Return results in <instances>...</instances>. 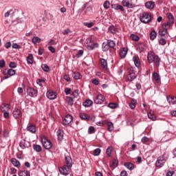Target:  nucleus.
Returning a JSON list of instances; mask_svg holds the SVG:
<instances>
[{"label": "nucleus", "instance_id": "f257e3e1", "mask_svg": "<svg viewBox=\"0 0 176 176\" xmlns=\"http://www.w3.org/2000/svg\"><path fill=\"white\" fill-rule=\"evenodd\" d=\"M65 164L59 168V172L63 175H68L69 173H71V168L72 167V158L69 156H66L65 157Z\"/></svg>", "mask_w": 176, "mask_h": 176}, {"label": "nucleus", "instance_id": "f03ea898", "mask_svg": "<svg viewBox=\"0 0 176 176\" xmlns=\"http://www.w3.org/2000/svg\"><path fill=\"white\" fill-rule=\"evenodd\" d=\"M147 60L150 64L154 63L156 67H159V65H160V58L153 52H148L147 55Z\"/></svg>", "mask_w": 176, "mask_h": 176}, {"label": "nucleus", "instance_id": "7ed1b4c3", "mask_svg": "<svg viewBox=\"0 0 176 176\" xmlns=\"http://www.w3.org/2000/svg\"><path fill=\"white\" fill-rule=\"evenodd\" d=\"M140 20L143 24H148V23H151V14L144 12L140 14Z\"/></svg>", "mask_w": 176, "mask_h": 176}, {"label": "nucleus", "instance_id": "20e7f679", "mask_svg": "<svg viewBox=\"0 0 176 176\" xmlns=\"http://www.w3.org/2000/svg\"><path fill=\"white\" fill-rule=\"evenodd\" d=\"M41 144L45 149H52L53 145L52 142L46 139V138L43 137L41 138Z\"/></svg>", "mask_w": 176, "mask_h": 176}, {"label": "nucleus", "instance_id": "39448f33", "mask_svg": "<svg viewBox=\"0 0 176 176\" xmlns=\"http://www.w3.org/2000/svg\"><path fill=\"white\" fill-rule=\"evenodd\" d=\"M137 78V74H135V71L134 68L131 67L129 69V74L127 76V79L129 82H133L134 79Z\"/></svg>", "mask_w": 176, "mask_h": 176}, {"label": "nucleus", "instance_id": "423d86ee", "mask_svg": "<svg viewBox=\"0 0 176 176\" xmlns=\"http://www.w3.org/2000/svg\"><path fill=\"white\" fill-rule=\"evenodd\" d=\"M104 101H105V97H104V96H102V94L97 95L96 96H95V98L94 99V102L95 104H102V102H104Z\"/></svg>", "mask_w": 176, "mask_h": 176}, {"label": "nucleus", "instance_id": "0eeeda50", "mask_svg": "<svg viewBox=\"0 0 176 176\" xmlns=\"http://www.w3.org/2000/svg\"><path fill=\"white\" fill-rule=\"evenodd\" d=\"M165 163L166 159H164V157H159L155 162V166L161 168V167L164 166Z\"/></svg>", "mask_w": 176, "mask_h": 176}, {"label": "nucleus", "instance_id": "6e6552de", "mask_svg": "<svg viewBox=\"0 0 176 176\" xmlns=\"http://www.w3.org/2000/svg\"><path fill=\"white\" fill-rule=\"evenodd\" d=\"M27 94L30 97H36L38 96V90L35 89L33 87H28L26 90Z\"/></svg>", "mask_w": 176, "mask_h": 176}, {"label": "nucleus", "instance_id": "1a4fd4ad", "mask_svg": "<svg viewBox=\"0 0 176 176\" xmlns=\"http://www.w3.org/2000/svg\"><path fill=\"white\" fill-rule=\"evenodd\" d=\"M72 120H74V117L72 115L67 114L63 120V124L64 126H68Z\"/></svg>", "mask_w": 176, "mask_h": 176}, {"label": "nucleus", "instance_id": "9d476101", "mask_svg": "<svg viewBox=\"0 0 176 176\" xmlns=\"http://www.w3.org/2000/svg\"><path fill=\"white\" fill-rule=\"evenodd\" d=\"M27 131L32 133V134H35L36 133V128L32 123H29L26 128Z\"/></svg>", "mask_w": 176, "mask_h": 176}, {"label": "nucleus", "instance_id": "9b49d317", "mask_svg": "<svg viewBox=\"0 0 176 176\" xmlns=\"http://www.w3.org/2000/svg\"><path fill=\"white\" fill-rule=\"evenodd\" d=\"M19 146L21 149H27L30 146V142L25 140H22L19 143Z\"/></svg>", "mask_w": 176, "mask_h": 176}, {"label": "nucleus", "instance_id": "f8f14e48", "mask_svg": "<svg viewBox=\"0 0 176 176\" xmlns=\"http://www.w3.org/2000/svg\"><path fill=\"white\" fill-rule=\"evenodd\" d=\"M146 46L144 44V43H139L136 45V50L140 53H142L143 52H145Z\"/></svg>", "mask_w": 176, "mask_h": 176}, {"label": "nucleus", "instance_id": "ddd939ff", "mask_svg": "<svg viewBox=\"0 0 176 176\" xmlns=\"http://www.w3.org/2000/svg\"><path fill=\"white\" fill-rule=\"evenodd\" d=\"M13 116L15 118V119H19V118H21L23 116V114L21 113V111L19 109H15L13 111Z\"/></svg>", "mask_w": 176, "mask_h": 176}, {"label": "nucleus", "instance_id": "4468645a", "mask_svg": "<svg viewBox=\"0 0 176 176\" xmlns=\"http://www.w3.org/2000/svg\"><path fill=\"white\" fill-rule=\"evenodd\" d=\"M145 6L146 9H149L150 10H152V9H154L155 6V1H148L145 3Z\"/></svg>", "mask_w": 176, "mask_h": 176}, {"label": "nucleus", "instance_id": "2eb2a0df", "mask_svg": "<svg viewBox=\"0 0 176 176\" xmlns=\"http://www.w3.org/2000/svg\"><path fill=\"white\" fill-rule=\"evenodd\" d=\"M46 95L49 100H55L57 98V95L53 91H48Z\"/></svg>", "mask_w": 176, "mask_h": 176}, {"label": "nucleus", "instance_id": "dca6fc26", "mask_svg": "<svg viewBox=\"0 0 176 176\" xmlns=\"http://www.w3.org/2000/svg\"><path fill=\"white\" fill-rule=\"evenodd\" d=\"M122 4L124 8H129V9L134 8V5L131 3L128 0H122Z\"/></svg>", "mask_w": 176, "mask_h": 176}, {"label": "nucleus", "instance_id": "f3484780", "mask_svg": "<svg viewBox=\"0 0 176 176\" xmlns=\"http://www.w3.org/2000/svg\"><path fill=\"white\" fill-rule=\"evenodd\" d=\"M111 8L114 9L115 10H120V12H124V8H123L122 5L112 4Z\"/></svg>", "mask_w": 176, "mask_h": 176}, {"label": "nucleus", "instance_id": "a211bd4d", "mask_svg": "<svg viewBox=\"0 0 176 176\" xmlns=\"http://www.w3.org/2000/svg\"><path fill=\"white\" fill-rule=\"evenodd\" d=\"M120 57H121L122 58H124V57H126V56L127 55V48L125 47H122L120 50Z\"/></svg>", "mask_w": 176, "mask_h": 176}, {"label": "nucleus", "instance_id": "6ab92c4d", "mask_svg": "<svg viewBox=\"0 0 176 176\" xmlns=\"http://www.w3.org/2000/svg\"><path fill=\"white\" fill-rule=\"evenodd\" d=\"M124 167H126V168H127L128 170H130V171L134 170V168H135V166H134V164L131 163V162H125L124 164Z\"/></svg>", "mask_w": 176, "mask_h": 176}, {"label": "nucleus", "instance_id": "aec40b11", "mask_svg": "<svg viewBox=\"0 0 176 176\" xmlns=\"http://www.w3.org/2000/svg\"><path fill=\"white\" fill-rule=\"evenodd\" d=\"M100 65L103 68V69H107V68H108V62L107 61V60H105L104 58H100Z\"/></svg>", "mask_w": 176, "mask_h": 176}, {"label": "nucleus", "instance_id": "412c9836", "mask_svg": "<svg viewBox=\"0 0 176 176\" xmlns=\"http://www.w3.org/2000/svg\"><path fill=\"white\" fill-rule=\"evenodd\" d=\"M58 140L59 141H63V138H64V131L61 129H58L56 132Z\"/></svg>", "mask_w": 176, "mask_h": 176}, {"label": "nucleus", "instance_id": "4be33fe9", "mask_svg": "<svg viewBox=\"0 0 176 176\" xmlns=\"http://www.w3.org/2000/svg\"><path fill=\"white\" fill-rule=\"evenodd\" d=\"M11 163L14 166V167H16L17 168H20V166H21L20 162H19V160H17L16 158L11 159Z\"/></svg>", "mask_w": 176, "mask_h": 176}, {"label": "nucleus", "instance_id": "5701e85b", "mask_svg": "<svg viewBox=\"0 0 176 176\" xmlns=\"http://www.w3.org/2000/svg\"><path fill=\"white\" fill-rule=\"evenodd\" d=\"M133 61L135 65V67H137V68H138V67H140V65H141V63L140 62V58L137 56H135L133 57Z\"/></svg>", "mask_w": 176, "mask_h": 176}, {"label": "nucleus", "instance_id": "b1692460", "mask_svg": "<svg viewBox=\"0 0 176 176\" xmlns=\"http://www.w3.org/2000/svg\"><path fill=\"white\" fill-rule=\"evenodd\" d=\"M79 116L82 120L89 121L90 120V116L85 113H80Z\"/></svg>", "mask_w": 176, "mask_h": 176}, {"label": "nucleus", "instance_id": "393cba45", "mask_svg": "<svg viewBox=\"0 0 176 176\" xmlns=\"http://www.w3.org/2000/svg\"><path fill=\"white\" fill-rule=\"evenodd\" d=\"M167 31H168L166 28H162L160 30L158 34L161 36V38H166V35H167Z\"/></svg>", "mask_w": 176, "mask_h": 176}, {"label": "nucleus", "instance_id": "a878e982", "mask_svg": "<svg viewBox=\"0 0 176 176\" xmlns=\"http://www.w3.org/2000/svg\"><path fill=\"white\" fill-rule=\"evenodd\" d=\"M173 25H174V23H172L168 21L166 23L162 24V28H165L166 30H168L172 28Z\"/></svg>", "mask_w": 176, "mask_h": 176}, {"label": "nucleus", "instance_id": "bb28decb", "mask_svg": "<svg viewBox=\"0 0 176 176\" xmlns=\"http://www.w3.org/2000/svg\"><path fill=\"white\" fill-rule=\"evenodd\" d=\"M82 105L86 108H89V107H91V105H93V100L87 99L82 103Z\"/></svg>", "mask_w": 176, "mask_h": 176}, {"label": "nucleus", "instance_id": "cd10ccee", "mask_svg": "<svg viewBox=\"0 0 176 176\" xmlns=\"http://www.w3.org/2000/svg\"><path fill=\"white\" fill-rule=\"evenodd\" d=\"M28 64H34V55L29 54L26 58Z\"/></svg>", "mask_w": 176, "mask_h": 176}, {"label": "nucleus", "instance_id": "c85d7f7f", "mask_svg": "<svg viewBox=\"0 0 176 176\" xmlns=\"http://www.w3.org/2000/svg\"><path fill=\"white\" fill-rule=\"evenodd\" d=\"M18 175L19 176H31V174L28 170H19Z\"/></svg>", "mask_w": 176, "mask_h": 176}, {"label": "nucleus", "instance_id": "c756f323", "mask_svg": "<svg viewBox=\"0 0 176 176\" xmlns=\"http://www.w3.org/2000/svg\"><path fill=\"white\" fill-rule=\"evenodd\" d=\"M167 101L169 102V104H172V105H174L176 104V97L173 96H168L167 97Z\"/></svg>", "mask_w": 176, "mask_h": 176}, {"label": "nucleus", "instance_id": "7c9ffc66", "mask_svg": "<svg viewBox=\"0 0 176 176\" xmlns=\"http://www.w3.org/2000/svg\"><path fill=\"white\" fill-rule=\"evenodd\" d=\"M166 17L168 19V21L170 22L172 24H174V23L175 22V19H174V16L173 15V14L168 12L166 14Z\"/></svg>", "mask_w": 176, "mask_h": 176}, {"label": "nucleus", "instance_id": "2f4dec72", "mask_svg": "<svg viewBox=\"0 0 176 176\" xmlns=\"http://www.w3.org/2000/svg\"><path fill=\"white\" fill-rule=\"evenodd\" d=\"M0 109L1 112H6V111H9V104H3L0 107Z\"/></svg>", "mask_w": 176, "mask_h": 176}, {"label": "nucleus", "instance_id": "473e14b6", "mask_svg": "<svg viewBox=\"0 0 176 176\" xmlns=\"http://www.w3.org/2000/svg\"><path fill=\"white\" fill-rule=\"evenodd\" d=\"M135 105H137V100L132 99L131 102L129 103V108H131V109H135Z\"/></svg>", "mask_w": 176, "mask_h": 176}, {"label": "nucleus", "instance_id": "72a5a7b5", "mask_svg": "<svg viewBox=\"0 0 176 176\" xmlns=\"http://www.w3.org/2000/svg\"><path fill=\"white\" fill-rule=\"evenodd\" d=\"M72 77L74 78V79H75L76 80H78V79H80L82 78V76L80 75V72H75L72 74Z\"/></svg>", "mask_w": 176, "mask_h": 176}, {"label": "nucleus", "instance_id": "f704fd0d", "mask_svg": "<svg viewBox=\"0 0 176 176\" xmlns=\"http://www.w3.org/2000/svg\"><path fill=\"white\" fill-rule=\"evenodd\" d=\"M96 47H98V43H91L90 45H87L88 50H94V49H96Z\"/></svg>", "mask_w": 176, "mask_h": 176}, {"label": "nucleus", "instance_id": "c9c22d12", "mask_svg": "<svg viewBox=\"0 0 176 176\" xmlns=\"http://www.w3.org/2000/svg\"><path fill=\"white\" fill-rule=\"evenodd\" d=\"M66 101L68 105H70L71 107L72 105H74V98H72V96L66 97Z\"/></svg>", "mask_w": 176, "mask_h": 176}, {"label": "nucleus", "instance_id": "e433bc0d", "mask_svg": "<svg viewBox=\"0 0 176 176\" xmlns=\"http://www.w3.org/2000/svg\"><path fill=\"white\" fill-rule=\"evenodd\" d=\"M107 45H109V47H111V49H113L115 46H116V43L112 40H108Z\"/></svg>", "mask_w": 176, "mask_h": 176}, {"label": "nucleus", "instance_id": "4c0bfd02", "mask_svg": "<svg viewBox=\"0 0 176 176\" xmlns=\"http://www.w3.org/2000/svg\"><path fill=\"white\" fill-rule=\"evenodd\" d=\"M109 32H111V34H116V31H118V29L114 25H111L108 28Z\"/></svg>", "mask_w": 176, "mask_h": 176}, {"label": "nucleus", "instance_id": "58836bf2", "mask_svg": "<svg viewBox=\"0 0 176 176\" xmlns=\"http://www.w3.org/2000/svg\"><path fill=\"white\" fill-rule=\"evenodd\" d=\"M33 149L35 152H42V147L39 144H33Z\"/></svg>", "mask_w": 176, "mask_h": 176}, {"label": "nucleus", "instance_id": "ea45409f", "mask_svg": "<svg viewBox=\"0 0 176 176\" xmlns=\"http://www.w3.org/2000/svg\"><path fill=\"white\" fill-rule=\"evenodd\" d=\"M157 35V33H156V31L153 30L150 33V39H151V41H155V39H156Z\"/></svg>", "mask_w": 176, "mask_h": 176}, {"label": "nucleus", "instance_id": "a19ab883", "mask_svg": "<svg viewBox=\"0 0 176 176\" xmlns=\"http://www.w3.org/2000/svg\"><path fill=\"white\" fill-rule=\"evenodd\" d=\"M32 42L34 43V45H36V43H41V38L38 36H34L32 39Z\"/></svg>", "mask_w": 176, "mask_h": 176}, {"label": "nucleus", "instance_id": "79ce46f5", "mask_svg": "<svg viewBox=\"0 0 176 176\" xmlns=\"http://www.w3.org/2000/svg\"><path fill=\"white\" fill-rule=\"evenodd\" d=\"M130 38L132 41H135V42H138V41H140V36L134 34H131Z\"/></svg>", "mask_w": 176, "mask_h": 176}, {"label": "nucleus", "instance_id": "37998d69", "mask_svg": "<svg viewBox=\"0 0 176 176\" xmlns=\"http://www.w3.org/2000/svg\"><path fill=\"white\" fill-rule=\"evenodd\" d=\"M79 90L76 89L73 91V93L70 95V97L72 98H76L79 96Z\"/></svg>", "mask_w": 176, "mask_h": 176}, {"label": "nucleus", "instance_id": "c03bdc74", "mask_svg": "<svg viewBox=\"0 0 176 176\" xmlns=\"http://www.w3.org/2000/svg\"><path fill=\"white\" fill-rule=\"evenodd\" d=\"M41 68L44 72H49L50 71V67L46 64H43L41 65Z\"/></svg>", "mask_w": 176, "mask_h": 176}, {"label": "nucleus", "instance_id": "a18cd8bd", "mask_svg": "<svg viewBox=\"0 0 176 176\" xmlns=\"http://www.w3.org/2000/svg\"><path fill=\"white\" fill-rule=\"evenodd\" d=\"M148 119H151V120H153V122H155V120H156V116L153 115V113H151V111H150L149 113H148Z\"/></svg>", "mask_w": 176, "mask_h": 176}, {"label": "nucleus", "instance_id": "49530a36", "mask_svg": "<svg viewBox=\"0 0 176 176\" xmlns=\"http://www.w3.org/2000/svg\"><path fill=\"white\" fill-rule=\"evenodd\" d=\"M7 74L10 76H14V75H16V70H14L13 69H10L8 70Z\"/></svg>", "mask_w": 176, "mask_h": 176}, {"label": "nucleus", "instance_id": "de8ad7c7", "mask_svg": "<svg viewBox=\"0 0 176 176\" xmlns=\"http://www.w3.org/2000/svg\"><path fill=\"white\" fill-rule=\"evenodd\" d=\"M102 52H108V50H109V47L108 44L103 43L102 45Z\"/></svg>", "mask_w": 176, "mask_h": 176}, {"label": "nucleus", "instance_id": "09e8293b", "mask_svg": "<svg viewBox=\"0 0 176 176\" xmlns=\"http://www.w3.org/2000/svg\"><path fill=\"white\" fill-rule=\"evenodd\" d=\"M95 131H96V129L94 128V126H91L89 127L88 134H94Z\"/></svg>", "mask_w": 176, "mask_h": 176}, {"label": "nucleus", "instance_id": "8fccbe9b", "mask_svg": "<svg viewBox=\"0 0 176 176\" xmlns=\"http://www.w3.org/2000/svg\"><path fill=\"white\" fill-rule=\"evenodd\" d=\"M107 126H108V130L109 131H113V123L112 122H108L107 123Z\"/></svg>", "mask_w": 176, "mask_h": 176}, {"label": "nucleus", "instance_id": "3c124183", "mask_svg": "<svg viewBox=\"0 0 176 176\" xmlns=\"http://www.w3.org/2000/svg\"><path fill=\"white\" fill-rule=\"evenodd\" d=\"M159 43L163 46L166 45V43H167V41H166V37H161V39L159 41Z\"/></svg>", "mask_w": 176, "mask_h": 176}, {"label": "nucleus", "instance_id": "603ef678", "mask_svg": "<svg viewBox=\"0 0 176 176\" xmlns=\"http://www.w3.org/2000/svg\"><path fill=\"white\" fill-rule=\"evenodd\" d=\"M109 108H111V109H115L118 108V104L116 103H109L108 104Z\"/></svg>", "mask_w": 176, "mask_h": 176}, {"label": "nucleus", "instance_id": "864d4df0", "mask_svg": "<svg viewBox=\"0 0 176 176\" xmlns=\"http://www.w3.org/2000/svg\"><path fill=\"white\" fill-rule=\"evenodd\" d=\"M110 6H111V3L109 2V1H105L103 3V6L106 10H107Z\"/></svg>", "mask_w": 176, "mask_h": 176}, {"label": "nucleus", "instance_id": "5fc2aeb1", "mask_svg": "<svg viewBox=\"0 0 176 176\" xmlns=\"http://www.w3.org/2000/svg\"><path fill=\"white\" fill-rule=\"evenodd\" d=\"M100 153H101V149L100 148H96L94 151V156H100Z\"/></svg>", "mask_w": 176, "mask_h": 176}, {"label": "nucleus", "instance_id": "6e6d98bb", "mask_svg": "<svg viewBox=\"0 0 176 176\" xmlns=\"http://www.w3.org/2000/svg\"><path fill=\"white\" fill-rule=\"evenodd\" d=\"M118 164H119V161L116 159H113L112 161L113 167H114V168H116Z\"/></svg>", "mask_w": 176, "mask_h": 176}, {"label": "nucleus", "instance_id": "4d7b16f0", "mask_svg": "<svg viewBox=\"0 0 176 176\" xmlns=\"http://www.w3.org/2000/svg\"><path fill=\"white\" fill-rule=\"evenodd\" d=\"M111 153H112V148L111 147H108L106 150V154L107 155V156L111 157Z\"/></svg>", "mask_w": 176, "mask_h": 176}, {"label": "nucleus", "instance_id": "13d9d810", "mask_svg": "<svg viewBox=\"0 0 176 176\" xmlns=\"http://www.w3.org/2000/svg\"><path fill=\"white\" fill-rule=\"evenodd\" d=\"M84 25L85 27H87L88 28H91V27H93V25H94V23H93V22H85L84 23Z\"/></svg>", "mask_w": 176, "mask_h": 176}, {"label": "nucleus", "instance_id": "bf43d9fd", "mask_svg": "<svg viewBox=\"0 0 176 176\" xmlns=\"http://www.w3.org/2000/svg\"><path fill=\"white\" fill-rule=\"evenodd\" d=\"M153 78L156 80V82H157V80H159V74L157 72H154L153 74Z\"/></svg>", "mask_w": 176, "mask_h": 176}, {"label": "nucleus", "instance_id": "052dcab7", "mask_svg": "<svg viewBox=\"0 0 176 176\" xmlns=\"http://www.w3.org/2000/svg\"><path fill=\"white\" fill-rule=\"evenodd\" d=\"M82 56H83V50H80L78 51L77 54H76V57L78 58H79V57H82Z\"/></svg>", "mask_w": 176, "mask_h": 176}, {"label": "nucleus", "instance_id": "680f3d73", "mask_svg": "<svg viewBox=\"0 0 176 176\" xmlns=\"http://www.w3.org/2000/svg\"><path fill=\"white\" fill-rule=\"evenodd\" d=\"M63 35H68L69 34H72V31L69 29H66L63 32Z\"/></svg>", "mask_w": 176, "mask_h": 176}, {"label": "nucleus", "instance_id": "e2e57ef3", "mask_svg": "<svg viewBox=\"0 0 176 176\" xmlns=\"http://www.w3.org/2000/svg\"><path fill=\"white\" fill-rule=\"evenodd\" d=\"M86 43L87 46H90L93 43V40L91 39V38H87Z\"/></svg>", "mask_w": 176, "mask_h": 176}, {"label": "nucleus", "instance_id": "0e129e2a", "mask_svg": "<svg viewBox=\"0 0 176 176\" xmlns=\"http://www.w3.org/2000/svg\"><path fill=\"white\" fill-rule=\"evenodd\" d=\"M48 45L50 46H54V45H57V43L54 40L51 39L50 41L48 43Z\"/></svg>", "mask_w": 176, "mask_h": 176}, {"label": "nucleus", "instance_id": "69168bd1", "mask_svg": "<svg viewBox=\"0 0 176 176\" xmlns=\"http://www.w3.org/2000/svg\"><path fill=\"white\" fill-rule=\"evenodd\" d=\"M9 67L10 68H16V67H17V65L14 62H10L9 63Z\"/></svg>", "mask_w": 176, "mask_h": 176}, {"label": "nucleus", "instance_id": "338daca9", "mask_svg": "<svg viewBox=\"0 0 176 176\" xmlns=\"http://www.w3.org/2000/svg\"><path fill=\"white\" fill-rule=\"evenodd\" d=\"M65 93L66 96H69V94H71V88H66L65 89Z\"/></svg>", "mask_w": 176, "mask_h": 176}, {"label": "nucleus", "instance_id": "774afa93", "mask_svg": "<svg viewBox=\"0 0 176 176\" xmlns=\"http://www.w3.org/2000/svg\"><path fill=\"white\" fill-rule=\"evenodd\" d=\"M174 173L175 172L173 170H169L166 173V176H173Z\"/></svg>", "mask_w": 176, "mask_h": 176}]
</instances>
